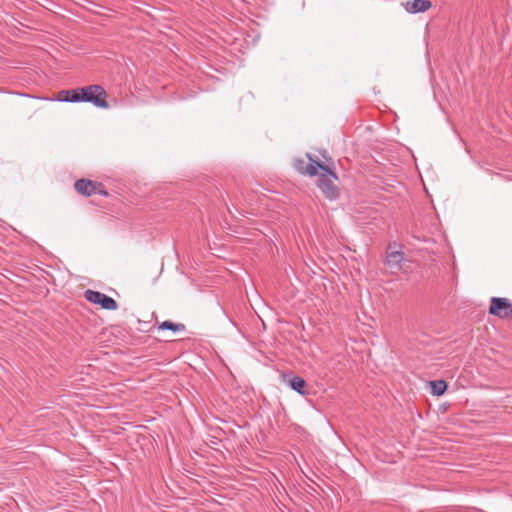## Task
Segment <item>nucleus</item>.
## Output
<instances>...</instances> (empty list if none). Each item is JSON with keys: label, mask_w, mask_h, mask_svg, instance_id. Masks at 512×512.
<instances>
[{"label": "nucleus", "mask_w": 512, "mask_h": 512, "mask_svg": "<svg viewBox=\"0 0 512 512\" xmlns=\"http://www.w3.org/2000/svg\"><path fill=\"white\" fill-rule=\"evenodd\" d=\"M310 163L308 165H304L303 160H298L296 162V168L299 172L308 174L310 176L318 175V171L321 170L322 173L318 179V187L323 193V195L330 201L336 200L339 196V191L334 181L327 176L332 177L334 180L337 179L335 172H333L326 164L322 163L318 159H313L311 155H307Z\"/></svg>", "instance_id": "obj_1"}, {"label": "nucleus", "mask_w": 512, "mask_h": 512, "mask_svg": "<svg viewBox=\"0 0 512 512\" xmlns=\"http://www.w3.org/2000/svg\"><path fill=\"white\" fill-rule=\"evenodd\" d=\"M80 91L81 102H88L98 108H108L107 93L105 89L98 84H92L78 88Z\"/></svg>", "instance_id": "obj_2"}, {"label": "nucleus", "mask_w": 512, "mask_h": 512, "mask_svg": "<svg viewBox=\"0 0 512 512\" xmlns=\"http://www.w3.org/2000/svg\"><path fill=\"white\" fill-rule=\"evenodd\" d=\"M404 261V253L402 252V245L392 242L388 244L385 265L392 273H397L402 269V262Z\"/></svg>", "instance_id": "obj_3"}, {"label": "nucleus", "mask_w": 512, "mask_h": 512, "mask_svg": "<svg viewBox=\"0 0 512 512\" xmlns=\"http://www.w3.org/2000/svg\"><path fill=\"white\" fill-rule=\"evenodd\" d=\"M489 313L500 319L512 318V302L504 297H492Z\"/></svg>", "instance_id": "obj_4"}, {"label": "nucleus", "mask_w": 512, "mask_h": 512, "mask_svg": "<svg viewBox=\"0 0 512 512\" xmlns=\"http://www.w3.org/2000/svg\"><path fill=\"white\" fill-rule=\"evenodd\" d=\"M84 296L87 301L99 305L105 310H115L118 307L117 302L112 297L98 291L86 290Z\"/></svg>", "instance_id": "obj_5"}, {"label": "nucleus", "mask_w": 512, "mask_h": 512, "mask_svg": "<svg viewBox=\"0 0 512 512\" xmlns=\"http://www.w3.org/2000/svg\"><path fill=\"white\" fill-rule=\"evenodd\" d=\"M75 190L82 195L92 196V195H107V192L103 189L101 183L97 181H92L88 179H79L74 184Z\"/></svg>", "instance_id": "obj_6"}, {"label": "nucleus", "mask_w": 512, "mask_h": 512, "mask_svg": "<svg viewBox=\"0 0 512 512\" xmlns=\"http://www.w3.org/2000/svg\"><path fill=\"white\" fill-rule=\"evenodd\" d=\"M432 6L430 0H411L405 4V10L409 13H422L429 10Z\"/></svg>", "instance_id": "obj_7"}, {"label": "nucleus", "mask_w": 512, "mask_h": 512, "mask_svg": "<svg viewBox=\"0 0 512 512\" xmlns=\"http://www.w3.org/2000/svg\"><path fill=\"white\" fill-rule=\"evenodd\" d=\"M58 100L63 101V102L79 103V102H81L80 91H78V88L70 89V90H62L59 93Z\"/></svg>", "instance_id": "obj_8"}, {"label": "nucleus", "mask_w": 512, "mask_h": 512, "mask_svg": "<svg viewBox=\"0 0 512 512\" xmlns=\"http://www.w3.org/2000/svg\"><path fill=\"white\" fill-rule=\"evenodd\" d=\"M289 387L299 393L300 395H307L308 391L306 390V382L305 380L300 376H292L289 381Z\"/></svg>", "instance_id": "obj_9"}, {"label": "nucleus", "mask_w": 512, "mask_h": 512, "mask_svg": "<svg viewBox=\"0 0 512 512\" xmlns=\"http://www.w3.org/2000/svg\"><path fill=\"white\" fill-rule=\"evenodd\" d=\"M431 393L434 396H441L447 390V383L445 380H434L430 381Z\"/></svg>", "instance_id": "obj_10"}, {"label": "nucleus", "mask_w": 512, "mask_h": 512, "mask_svg": "<svg viewBox=\"0 0 512 512\" xmlns=\"http://www.w3.org/2000/svg\"><path fill=\"white\" fill-rule=\"evenodd\" d=\"M158 330H171L173 332H182L185 330V325L182 323H174L171 321H163L159 326Z\"/></svg>", "instance_id": "obj_11"}, {"label": "nucleus", "mask_w": 512, "mask_h": 512, "mask_svg": "<svg viewBox=\"0 0 512 512\" xmlns=\"http://www.w3.org/2000/svg\"><path fill=\"white\" fill-rule=\"evenodd\" d=\"M18 95L20 96H24V97H29V98H32L33 96L29 95V94H22V93H18Z\"/></svg>", "instance_id": "obj_12"}]
</instances>
